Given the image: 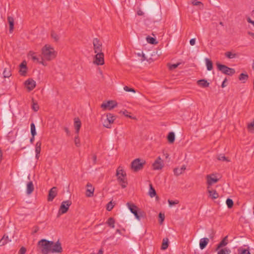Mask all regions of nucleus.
Returning a JSON list of instances; mask_svg holds the SVG:
<instances>
[{
	"label": "nucleus",
	"mask_w": 254,
	"mask_h": 254,
	"mask_svg": "<svg viewBox=\"0 0 254 254\" xmlns=\"http://www.w3.org/2000/svg\"><path fill=\"white\" fill-rule=\"evenodd\" d=\"M37 247L42 254L61 253L63 252L62 245L59 240L54 243L53 241L43 239L38 242Z\"/></svg>",
	"instance_id": "f257e3e1"
},
{
	"label": "nucleus",
	"mask_w": 254,
	"mask_h": 254,
	"mask_svg": "<svg viewBox=\"0 0 254 254\" xmlns=\"http://www.w3.org/2000/svg\"><path fill=\"white\" fill-rule=\"evenodd\" d=\"M43 58L51 61L56 57V53L54 48L49 45H45L42 49Z\"/></svg>",
	"instance_id": "f03ea898"
},
{
	"label": "nucleus",
	"mask_w": 254,
	"mask_h": 254,
	"mask_svg": "<svg viewBox=\"0 0 254 254\" xmlns=\"http://www.w3.org/2000/svg\"><path fill=\"white\" fill-rule=\"evenodd\" d=\"M116 175L119 184L123 188H125L127 184V179L126 178V173L123 170L122 167L119 166L118 168Z\"/></svg>",
	"instance_id": "7ed1b4c3"
},
{
	"label": "nucleus",
	"mask_w": 254,
	"mask_h": 254,
	"mask_svg": "<svg viewBox=\"0 0 254 254\" xmlns=\"http://www.w3.org/2000/svg\"><path fill=\"white\" fill-rule=\"evenodd\" d=\"M216 64L217 69L226 75L232 76L235 73V70L234 68L229 67L225 65L220 64L219 63H217Z\"/></svg>",
	"instance_id": "20e7f679"
},
{
	"label": "nucleus",
	"mask_w": 254,
	"mask_h": 254,
	"mask_svg": "<svg viewBox=\"0 0 254 254\" xmlns=\"http://www.w3.org/2000/svg\"><path fill=\"white\" fill-rule=\"evenodd\" d=\"M116 117L111 113H108L106 115V119L103 121V125L104 127L108 128L111 127L112 124L116 120Z\"/></svg>",
	"instance_id": "39448f33"
},
{
	"label": "nucleus",
	"mask_w": 254,
	"mask_h": 254,
	"mask_svg": "<svg viewBox=\"0 0 254 254\" xmlns=\"http://www.w3.org/2000/svg\"><path fill=\"white\" fill-rule=\"evenodd\" d=\"M145 164V161L141 160L140 159H135L131 164V168L134 171H138L142 169L143 165Z\"/></svg>",
	"instance_id": "423d86ee"
},
{
	"label": "nucleus",
	"mask_w": 254,
	"mask_h": 254,
	"mask_svg": "<svg viewBox=\"0 0 254 254\" xmlns=\"http://www.w3.org/2000/svg\"><path fill=\"white\" fill-rule=\"evenodd\" d=\"M117 106V103L114 100H109L107 102L103 103L101 105V108L103 110H111Z\"/></svg>",
	"instance_id": "0eeeda50"
},
{
	"label": "nucleus",
	"mask_w": 254,
	"mask_h": 254,
	"mask_svg": "<svg viewBox=\"0 0 254 254\" xmlns=\"http://www.w3.org/2000/svg\"><path fill=\"white\" fill-rule=\"evenodd\" d=\"M127 205L130 212L134 214L135 218L138 220H140L141 215H139L138 213L137 207L134 204L130 202H127Z\"/></svg>",
	"instance_id": "6e6552de"
},
{
	"label": "nucleus",
	"mask_w": 254,
	"mask_h": 254,
	"mask_svg": "<svg viewBox=\"0 0 254 254\" xmlns=\"http://www.w3.org/2000/svg\"><path fill=\"white\" fill-rule=\"evenodd\" d=\"M71 204V201L70 200H66L62 202L59 209V213L64 214L66 213Z\"/></svg>",
	"instance_id": "1a4fd4ad"
},
{
	"label": "nucleus",
	"mask_w": 254,
	"mask_h": 254,
	"mask_svg": "<svg viewBox=\"0 0 254 254\" xmlns=\"http://www.w3.org/2000/svg\"><path fill=\"white\" fill-rule=\"evenodd\" d=\"M94 63L97 65H103L104 64V54L102 52L96 53Z\"/></svg>",
	"instance_id": "9d476101"
},
{
	"label": "nucleus",
	"mask_w": 254,
	"mask_h": 254,
	"mask_svg": "<svg viewBox=\"0 0 254 254\" xmlns=\"http://www.w3.org/2000/svg\"><path fill=\"white\" fill-rule=\"evenodd\" d=\"M93 44L95 53L102 52V44L99 39L97 38H94L93 40Z\"/></svg>",
	"instance_id": "9b49d317"
},
{
	"label": "nucleus",
	"mask_w": 254,
	"mask_h": 254,
	"mask_svg": "<svg viewBox=\"0 0 254 254\" xmlns=\"http://www.w3.org/2000/svg\"><path fill=\"white\" fill-rule=\"evenodd\" d=\"M154 170H160L163 167V161L160 157H158L152 165Z\"/></svg>",
	"instance_id": "f8f14e48"
},
{
	"label": "nucleus",
	"mask_w": 254,
	"mask_h": 254,
	"mask_svg": "<svg viewBox=\"0 0 254 254\" xmlns=\"http://www.w3.org/2000/svg\"><path fill=\"white\" fill-rule=\"evenodd\" d=\"M57 188L54 187L49 191V194L48 196V200L49 201H52L54 199V198L57 195Z\"/></svg>",
	"instance_id": "ddd939ff"
},
{
	"label": "nucleus",
	"mask_w": 254,
	"mask_h": 254,
	"mask_svg": "<svg viewBox=\"0 0 254 254\" xmlns=\"http://www.w3.org/2000/svg\"><path fill=\"white\" fill-rule=\"evenodd\" d=\"M25 85L29 91H31L35 88L36 82L32 79H28L25 81Z\"/></svg>",
	"instance_id": "4468645a"
},
{
	"label": "nucleus",
	"mask_w": 254,
	"mask_h": 254,
	"mask_svg": "<svg viewBox=\"0 0 254 254\" xmlns=\"http://www.w3.org/2000/svg\"><path fill=\"white\" fill-rule=\"evenodd\" d=\"M87 190L86 195L87 197H91L93 195L94 188L92 186V184L88 183L86 185Z\"/></svg>",
	"instance_id": "2eb2a0df"
},
{
	"label": "nucleus",
	"mask_w": 254,
	"mask_h": 254,
	"mask_svg": "<svg viewBox=\"0 0 254 254\" xmlns=\"http://www.w3.org/2000/svg\"><path fill=\"white\" fill-rule=\"evenodd\" d=\"M207 183L208 186H211L213 184L216 183L218 181V179L214 177V175H209L206 176Z\"/></svg>",
	"instance_id": "dca6fc26"
},
{
	"label": "nucleus",
	"mask_w": 254,
	"mask_h": 254,
	"mask_svg": "<svg viewBox=\"0 0 254 254\" xmlns=\"http://www.w3.org/2000/svg\"><path fill=\"white\" fill-rule=\"evenodd\" d=\"M81 123L79 118H76L74 120V126L75 129V133L78 134L81 127Z\"/></svg>",
	"instance_id": "f3484780"
},
{
	"label": "nucleus",
	"mask_w": 254,
	"mask_h": 254,
	"mask_svg": "<svg viewBox=\"0 0 254 254\" xmlns=\"http://www.w3.org/2000/svg\"><path fill=\"white\" fill-rule=\"evenodd\" d=\"M209 240L207 238H203L200 240L199 247L201 250L204 249L208 244Z\"/></svg>",
	"instance_id": "a211bd4d"
},
{
	"label": "nucleus",
	"mask_w": 254,
	"mask_h": 254,
	"mask_svg": "<svg viewBox=\"0 0 254 254\" xmlns=\"http://www.w3.org/2000/svg\"><path fill=\"white\" fill-rule=\"evenodd\" d=\"M34 190V187L33 182L32 181L28 182L26 186V193L27 194H31Z\"/></svg>",
	"instance_id": "6ab92c4d"
},
{
	"label": "nucleus",
	"mask_w": 254,
	"mask_h": 254,
	"mask_svg": "<svg viewBox=\"0 0 254 254\" xmlns=\"http://www.w3.org/2000/svg\"><path fill=\"white\" fill-rule=\"evenodd\" d=\"M228 243V236H226L225 237L223 240L220 242V243L217 245L216 250L218 251L221 248L226 246Z\"/></svg>",
	"instance_id": "aec40b11"
},
{
	"label": "nucleus",
	"mask_w": 254,
	"mask_h": 254,
	"mask_svg": "<svg viewBox=\"0 0 254 254\" xmlns=\"http://www.w3.org/2000/svg\"><path fill=\"white\" fill-rule=\"evenodd\" d=\"M186 169V167L185 165H183L180 168H176L174 169V173L176 176H179L185 171Z\"/></svg>",
	"instance_id": "412c9836"
},
{
	"label": "nucleus",
	"mask_w": 254,
	"mask_h": 254,
	"mask_svg": "<svg viewBox=\"0 0 254 254\" xmlns=\"http://www.w3.org/2000/svg\"><path fill=\"white\" fill-rule=\"evenodd\" d=\"M7 21L9 24V32L12 33L14 28V19L12 17L8 16Z\"/></svg>",
	"instance_id": "4be33fe9"
},
{
	"label": "nucleus",
	"mask_w": 254,
	"mask_h": 254,
	"mask_svg": "<svg viewBox=\"0 0 254 254\" xmlns=\"http://www.w3.org/2000/svg\"><path fill=\"white\" fill-rule=\"evenodd\" d=\"M19 66H20V69L19 72H20L21 75H24L25 74V73H26V63H24V62H23L20 64Z\"/></svg>",
	"instance_id": "5701e85b"
},
{
	"label": "nucleus",
	"mask_w": 254,
	"mask_h": 254,
	"mask_svg": "<svg viewBox=\"0 0 254 254\" xmlns=\"http://www.w3.org/2000/svg\"><path fill=\"white\" fill-rule=\"evenodd\" d=\"M208 192L209 194V196L212 199H216V198H218L219 196L218 193L217 192V191L215 190H208Z\"/></svg>",
	"instance_id": "b1692460"
},
{
	"label": "nucleus",
	"mask_w": 254,
	"mask_h": 254,
	"mask_svg": "<svg viewBox=\"0 0 254 254\" xmlns=\"http://www.w3.org/2000/svg\"><path fill=\"white\" fill-rule=\"evenodd\" d=\"M197 84L202 87H207L209 85L208 83L205 79H200L197 81Z\"/></svg>",
	"instance_id": "393cba45"
},
{
	"label": "nucleus",
	"mask_w": 254,
	"mask_h": 254,
	"mask_svg": "<svg viewBox=\"0 0 254 254\" xmlns=\"http://www.w3.org/2000/svg\"><path fill=\"white\" fill-rule=\"evenodd\" d=\"M169 239L167 238H165L163 239L161 249L163 250H166L169 246Z\"/></svg>",
	"instance_id": "a878e982"
},
{
	"label": "nucleus",
	"mask_w": 254,
	"mask_h": 254,
	"mask_svg": "<svg viewBox=\"0 0 254 254\" xmlns=\"http://www.w3.org/2000/svg\"><path fill=\"white\" fill-rule=\"evenodd\" d=\"M149 195L151 197H153L156 195V192L155 190L152 186L151 184L149 185Z\"/></svg>",
	"instance_id": "bb28decb"
},
{
	"label": "nucleus",
	"mask_w": 254,
	"mask_h": 254,
	"mask_svg": "<svg viewBox=\"0 0 254 254\" xmlns=\"http://www.w3.org/2000/svg\"><path fill=\"white\" fill-rule=\"evenodd\" d=\"M167 138H168V141L170 143H173L174 142L175 139V135L174 132H169Z\"/></svg>",
	"instance_id": "cd10ccee"
},
{
	"label": "nucleus",
	"mask_w": 254,
	"mask_h": 254,
	"mask_svg": "<svg viewBox=\"0 0 254 254\" xmlns=\"http://www.w3.org/2000/svg\"><path fill=\"white\" fill-rule=\"evenodd\" d=\"M206 65L207 67V69L208 70H211L213 68V64L212 62L208 59H205Z\"/></svg>",
	"instance_id": "c85d7f7f"
},
{
	"label": "nucleus",
	"mask_w": 254,
	"mask_h": 254,
	"mask_svg": "<svg viewBox=\"0 0 254 254\" xmlns=\"http://www.w3.org/2000/svg\"><path fill=\"white\" fill-rule=\"evenodd\" d=\"M3 75L4 78L9 77L11 75L10 68H5L3 71Z\"/></svg>",
	"instance_id": "c756f323"
},
{
	"label": "nucleus",
	"mask_w": 254,
	"mask_h": 254,
	"mask_svg": "<svg viewBox=\"0 0 254 254\" xmlns=\"http://www.w3.org/2000/svg\"><path fill=\"white\" fill-rule=\"evenodd\" d=\"M248 77L249 76L247 73H242L240 75L239 79L240 81H242L243 83H245L246 81L248 80Z\"/></svg>",
	"instance_id": "7c9ffc66"
},
{
	"label": "nucleus",
	"mask_w": 254,
	"mask_h": 254,
	"mask_svg": "<svg viewBox=\"0 0 254 254\" xmlns=\"http://www.w3.org/2000/svg\"><path fill=\"white\" fill-rule=\"evenodd\" d=\"M115 221L112 217H110L107 221V224L108 225V226L112 228H115Z\"/></svg>",
	"instance_id": "2f4dec72"
},
{
	"label": "nucleus",
	"mask_w": 254,
	"mask_h": 254,
	"mask_svg": "<svg viewBox=\"0 0 254 254\" xmlns=\"http://www.w3.org/2000/svg\"><path fill=\"white\" fill-rule=\"evenodd\" d=\"M146 41L148 43L151 44H156L158 43L155 38L149 36L146 37Z\"/></svg>",
	"instance_id": "473e14b6"
},
{
	"label": "nucleus",
	"mask_w": 254,
	"mask_h": 254,
	"mask_svg": "<svg viewBox=\"0 0 254 254\" xmlns=\"http://www.w3.org/2000/svg\"><path fill=\"white\" fill-rule=\"evenodd\" d=\"M238 254H251L248 249L240 248L238 250Z\"/></svg>",
	"instance_id": "72a5a7b5"
},
{
	"label": "nucleus",
	"mask_w": 254,
	"mask_h": 254,
	"mask_svg": "<svg viewBox=\"0 0 254 254\" xmlns=\"http://www.w3.org/2000/svg\"><path fill=\"white\" fill-rule=\"evenodd\" d=\"M28 56L30 57L34 61H37V62H40L39 59L36 56H35V53L32 51H30L28 54Z\"/></svg>",
	"instance_id": "f704fd0d"
},
{
	"label": "nucleus",
	"mask_w": 254,
	"mask_h": 254,
	"mask_svg": "<svg viewBox=\"0 0 254 254\" xmlns=\"http://www.w3.org/2000/svg\"><path fill=\"white\" fill-rule=\"evenodd\" d=\"M41 142L38 141L35 145V152L40 154L41 151Z\"/></svg>",
	"instance_id": "c9c22d12"
},
{
	"label": "nucleus",
	"mask_w": 254,
	"mask_h": 254,
	"mask_svg": "<svg viewBox=\"0 0 254 254\" xmlns=\"http://www.w3.org/2000/svg\"><path fill=\"white\" fill-rule=\"evenodd\" d=\"M8 237V236L5 237V235L0 240V246L4 245L7 243Z\"/></svg>",
	"instance_id": "e433bc0d"
},
{
	"label": "nucleus",
	"mask_w": 254,
	"mask_h": 254,
	"mask_svg": "<svg viewBox=\"0 0 254 254\" xmlns=\"http://www.w3.org/2000/svg\"><path fill=\"white\" fill-rule=\"evenodd\" d=\"M31 127V134L32 136H35L36 135V131L35 124L32 123L30 125Z\"/></svg>",
	"instance_id": "4c0bfd02"
},
{
	"label": "nucleus",
	"mask_w": 254,
	"mask_h": 254,
	"mask_svg": "<svg viewBox=\"0 0 254 254\" xmlns=\"http://www.w3.org/2000/svg\"><path fill=\"white\" fill-rule=\"evenodd\" d=\"M231 252V251L229 249L224 248L218 251L217 254H229Z\"/></svg>",
	"instance_id": "58836bf2"
},
{
	"label": "nucleus",
	"mask_w": 254,
	"mask_h": 254,
	"mask_svg": "<svg viewBox=\"0 0 254 254\" xmlns=\"http://www.w3.org/2000/svg\"><path fill=\"white\" fill-rule=\"evenodd\" d=\"M226 204L227 205V207L229 208H231L233 207V205H234V202H233V201L232 199L231 198H227V200H226Z\"/></svg>",
	"instance_id": "ea45409f"
},
{
	"label": "nucleus",
	"mask_w": 254,
	"mask_h": 254,
	"mask_svg": "<svg viewBox=\"0 0 254 254\" xmlns=\"http://www.w3.org/2000/svg\"><path fill=\"white\" fill-rule=\"evenodd\" d=\"M249 130L252 132H254V121L248 125Z\"/></svg>",
	"instance_id": "a19ab883"
},
{
	"label": "nucleus",
	"mask_w": 254,
	"mask_h": 254,
	"mask_svg": "<svg viewBox=\"0 0 254 254\" xmlns=\"http://www.w3.org/2000/svg\"><path fill=\"white\" fill-rule=\"evenodd\" d=\"M225 56L229 59L235 58L236 56V54H233L230 52H227L225 54Z\"/></svg>",
	"instance_id": "79ce46f5"
},
{
	"label": "nucleus",
	"mask_w": 254,
	"mask_h": 254,
	"mask_svg": "<svg viewBox=\"0 0 254 254\" xmlns=\"http://www.w3.org/2000/svg\"><path fill=\"white\" fill-rule=\"evenodd\" d=\"M74 143L77 147H79L80 145V139L79 138L78 134L75 136Z\"/></svg>",
	"instance_id": "37998d69"
},
{
	"label": "nucleus",
	"mask_w": 254,
	"mask_h": 254,
	"mask_svg": "<svg viewBox=\"0 0 254 254\" xmlns=\"http://www.w3.org/2000/svg\"><path fill=\"white\" fill-rule=\"evenodd\" d=\"M51 36L52 38H53L55 40V41H58L59 40V35L54 31H52L51 32Z\"/></svg>",
	"instance_id": "c03bdc74"
},
{
	"label": "nucleus",
	"mask_w": 254,
	"mask_h": 254,
	"mask_svg": "<svg viewBox=\"0 0 254 254\" xmlns=\"http://www.w3.org/2000/svg\"><path fill=\"white\" fill-rule=\"evenodd\" d=\"M168 203L170 207H171L173 205H174L175 204H177L179 203V201L177 200L174 201V200H170V199H168Z\"/></svg>",
	"instance_id": "a18cd8bd"
},
{
	"label": "nucleus",
	"mask_w": 254,
	"mask_h": 254,
	"mask_svg": "<svg viewBox=\"0 0 254 254\" xmlns=\"http://www.w3.org/2000/svg\"><path fill=\"white\" fill-rule=\"evenodd\" d=\"M217 159H218V160H220V161H227V162L229 161V160H228L227 158L225 156H223L222 154H220L218 156Z\"/></svg>",
	"instance_id": "49530a36"
},
{
	"label": "nucleus",
	"mask_w": 254,
	"mask_h": 254,
	"mask_svg": "<svg viewBox=\"0 0 254 254\" xmlns=\"http://www.w3.org/2000/svg\"><path fill=\"white\" fill-rule=\"evenodd\" d=\"M159 223L160 224H162L163 223V222L164 221V219H165V215L164 214H162L161 213H160L159 214Z\"/></svg>",
	"instance_id": "de8ad7c7"
},
{
	"label": "nucleus",
	"mask_w": 254,
	"mask_h": 254,
	"mask_svg": "<svg viewBox=\"0 0 254 254\" xmlns=\"http://www.w3.org/2000/svg\"><path fill=\"white\" fill-rule=\"evenodd\" d=\"M124 90L127 92H132L135 93V91L133 88H129L128 86H125L124 88Z\"/></svg>",
	"instance_id": "09e8293b"
},
{
	"label": "nucleus",
	"mask_w": 254,
	"mask_h": 254,
	"mask_svg": "<svg viewBox=\"0 0 254 254\" xmlns=\"http://www.w3.org/2000/svg\"><path fill=\"white\" fill-rule=\"evenodd\" d=\"M114 207V205H113V203L111 201L109 202L107 206V210L108 211H111Z\"/></svg>",
	"instance_id": "8fccbe9b"
},
{
	"label": "nucleus",
	"mask_w": 254,
	"mask_h": 254,
	"mask_svg": "<svg viewBox=\"0 0 254 254\" xmlns=\"http://www.w3.org/2000/svg\"><path fill=\"white\" fill-rule=\"evenodd\" d=\"M179 65V64H172L169 65V69L170 70H173L177 68L178 65Z\"/></svg>",
	"instance_id": "3c124183"
},
{
	"label": "nucleus",
	"mask_w": 254,
	"mask_h": 254,
	"mask_svg": "<svg viewBox=\"0 0 254 254\" xmlns=\"http://www.w3.org/2000/svg\"><path fill=\"white\" fill-rule=\"evenodd\" d=\"M32 109L34 111H37L39 109V106L37 104L33 103L32 105Z\"/></svg>",
	"instance_id": "603ef678"
},
{
	"label": "nucleus",
	"mask_w": 254,
	"mask_h": 254,
	"mask_svg": "<svg viewBox=\"0 0 254 254\" xmlns=\"http://www.w3.org/2000/svg\"><path fill=\"white\" fill-rule=\"evenodd\" d=\"M26 250L24 247H21L19 251V254H25L26 253Z\"/></svg>",
	"instance_id": "864d4df0"
},
{
	"label": "nucleus",
	"mask_w": 254,
	"mask_h": 254,
	"mask_svg": "<svg viewBox=\"0 0 254 254\" xmlns=\"http://www.w3.org/2000/svg\"><path fill=\"white\" fill-rule=\"evenodd\" d=\"M192 3L194 5H199L200 4H202L201 2L197 1L196 0H193L192 1Z\"/></svg>",
	"instance_id": "5fc2aeb1"
},
{
	"label": "nucleus",
	"mask_w": 254,
	"mask_h": 254,
	"mask_svg": "<svg viewBox=\"0 0 254 254\" xmlns=\"http://www.w3.org/2000/svg\"><path fill=\"white\" fill-rule=\"evenodd\" d=\"M190 45L193 46L195 43V39L192 38V39H190Z\"/></svg>",
	"instance_id": "6e6d98bb"
},
{
	"label": "nucleus",
	"mask_w": 254,
	"mask_h": 254,
	"mask_svg": "<svg viewBox=\"0 0 254 254\" xmlns=\"http://www.w3.org/2000/svg\"><path fill=\"white\" fill-rule=\"evenodd\" d=\"M92 160L93 162V164H95L97 162V156L96 155L94 154L92 156Z\"/></svg>",
	"instance_id": "4d7b16f0"
},
{
	"label": "nucleus",
	"mask_w": 254,
	"mask_h": 254,
	"mask_svg": "<svg viewBox=\"0 0 254 254\" xmlns=\"http://www.w3.org/2000/svg\"><path fill=\"white\" fill-rule=\"evenodd\" d=\"M123 113L125 116L129 117V118H132L131 116L128 115V112L127 110L123 111Z\"/></svg>",
	"instance_id": "13d9d810"
},
{
	"label": "nucleus",
	"mask_w": 254,
	"mask_h": 254,
	"mask_svg": "<svg viewBox=\"0 0 254 254\" xmlns=\"http://www.w3.org/2000/svg\"><path fill=\"white\" fill-rule=\"evenodd\" d=\"M247 20L249 23H251L254 26V21L252 20L250 17H248Z\"/></svg>",
	"instance_id": "bf43d9fd"
},
{
	"label": "nucleus",
	"mask_w": 254,
	"mask_h": 254,
	"mask_svg": "<svg viewBox=\"0 0 254 254\" xmlns=\"http://www.w3.org/2000/svg\"><path fill=\"white\" fill-rule=\"evenodd\" d=\"M227 81V78H225V79L224 80V81H223L222 83V85H221V87L222 88H224L225 87L226 85L225 84V82Z\"/></svg>",
	"instance_id": "052dcab7"
},
{
	"label": "nucleus",
	"mask_w": 254,
	"mask_h": 254,
	"mask_svg": "<svg viewBox=\"0 0 254 254\" xmlns=\"http://www.w3.org/2000/svg\"><path fill=\"white\" fill-rule=\"evenodd\" d=\"M137 13L138 15H143L144 14L143 12L141 10H138Z\"/></svg>",
	"instance_id": "680f3d73"
},
{
	"label": "nucleus",
	"mask_w": 254,
	"mask_h": 254,
	"mask_svg": "<svg viewBox=\"0 0 254 254\" xmlns=\"http://www.w3.org/2000/svg\"><path fill=\"white\" fill-rule=\"evenodd\" d=\"M34 137H35V136H32V137L30 138V141L31 143H33V141L34 140Z\"/></svg>",
	"instance_id": "e2e57ef3"
},
{
	"label": "nucleus",
	"mask_w": 254,
	"mask_h": 254,
	"mask_svg": "<svg viewBox=\"0 0 254 254\" xmlns=\"http://www.w3.org/2000/svg\"><path fill=\"white\" fill-rule=\"evenodd\" d=\"M248 34L254 38V33L248 32Z\"/></svg>",
	"instance_id": "0e129e2a"
},
{
	"label": "nucleus",
	"mask_w": 254,
	"mask_h": 254,
	"mask_svg": "<svg viewBox=\"0 0 254 254\" xmlns=\"http://www.w3.org/2000/svg\"><path fill=\"white\" fill-rule=\"evenodd\" d=\"M103 254V251L102 249H101L99 250L97 254Z\"/></svg>",
	"instance_id": "69168bd1"
},
{
	"label": "nucleus",
	"mask_w": 254,
	"mask_h": 254,
	"mask_svg": "<svg viewBox=\"0 0 254 254\" xmlns=\"http://www.w3.org/2000/svg\"><path fill=\"white\" fill-rule=\"evenodd\" d=\"M64 130L66 132L67 134H69V131L67 127H65L64 128Z\"/></svg>",
	"instance_id": "338daca9"
},
{
	"label": "nucleus",
	"mask_w": 254,
	"mask_h": 254,
	"mask_svg": "<svg viewBox=\"0 0 254 254\" xmlns=\"http://www.w3.org/2000/svg\"><path fill=\"white\" fill-rule=\"evenodd\" d=\"M39 154H37V153H36V158L38 159L39 157Z\"/></svg>",
	"instance_id": "774afa93"
}]
</instances>
